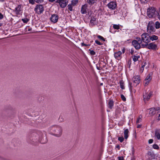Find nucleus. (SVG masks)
I'll list each match as a JSON object with an SVG mask.
<instances>
[{
    "label": "nucleus",
    "instance_id": "nucleus-1",
    "mask_svg": "<svg viewBox=\"0 0 160 160\" xmlns=\"http://www.w3.org/2000/svg\"><path fill=\"white\" fill-rule=\"evenodd\" d=\"M30 139L33 140V141L38 140L42 143H45L47 141L46 133L44 131H39L33 133L31 135Z\"/></svg>",
    "mask_w": 160,
    "mask_h": 160
},
{
    "label": "nucleus",
    "instance_id": "nucleus-2",
    "mask_svg": "<svg viewBox=\"0 0 160 160\" xmlns=\"http://www.w3.org/2000/svg\"><path fill=\"white\" fill-rule=\"evenodd\" d=\"M48 131L51 134L57 137H60L62 133V128L58 125H53L48 129Z\"/></svg>",
    "mask_w": 160,
    "mask_h": 160
},
{
    "label": "nucleus",
    "instance_id": "nucleus-3",
    "mask_svg": "<svg viewBox=\"0 0 160 160\" xmlns=\"http://www.w3.org/2000/svg\"><path fill=\"white\" fill-rule=\"evenodd\" d=\"M158 10L153 7H150L148 8L147 11V15L148 17L151 18H155Z\"/></svg>",
    "mask_w": 160,
    "mask_h": 160
},
{
    "label": "nucleus",
    "instance_id": "nucleus-4",
    "mask_svg": "<svg viewBox=\"0 0 160 160\" xmlns=\"http://www.w3.org/2000/svg\"><path fill=\"white\" fill-rule=\"evenodd\" d=\"M142 42L141 38L139 37H137L135 40L132 41V44L136 49H138L141 48V46H142Z\"/></svg>",
    "mask_w": 160,
    "mask_h": 160
},
{
    "label": "nucleus",
    "instance_id": "nucleus-5",
    "mask_svg": "<svg viewBox=\"0 0 160 160\" xmlns=\"http://www.w3.org/2000/svg\"><path fill=\"white\" fill-rule=\"evenodd\" d=\"M154 27V23L152 21L149 22L147 26L148 32L149 33L153 34L155 31Z\"/></svg>",
    "mask_w": 160,
    "mask_h": 160
},
{
    "label": "nucleus",
    "instance_id": "nucleus-6",
    "mask_svg": "<svg viewBox=\"0 0 160 160\" xmlns=\"http://www.w3.org/2000/svg\"><path fill=\"white\" fill-rule=\"evenodd\" d=\"M141 39L143 42L146 44L150 42V36L147 32H144L141 35Z\"/></svg>",
    "mask_w": 160,
    "mask_h": 160
},
{
    "label": "nucleus",
    "instance_id": "nucleus-7",
    "mask_svg": "<svg viewBox=\"0 0 160 160\" xmlns=\"http://www.w3.org/2000/svg\"><path fill=\"white\" fill-rule=\"evenodd\" d=\"M44 10V7L43 5L37 4L34 10L38 14H40L43 12Z\"/></svg>",
    "mask_w": 160,
    "mask_h": 160
},
{
    "label": "nucleus",
    "instance_id": "nucleus-8",
    "mask_svg": "<svg viewBox=\"0 0 160 160\" xmlns=\"http://www.w3.org/2000/svg\"><path fill=\"white\" fill-rule=\"evenodd\" d=\"M142 46L143 48H146L148 49L153 50H156L157 47V45L153 42L150 43L149 44L148 43L146 44H142Z\"/></svg>",
    "mask_w": 160,
    "mask_h": 160
},
{
    "label": "nucleus",
    "instance_id": "nucleus-9",
    "mask_svg": "<svg viewBox=\"0 0 160 160\" xmlns=\"http://www.w3.org/2000/svg\"><path fill=\"white\" fill-rule=\"evenodd\" d=\"M133 80V86L134 87L137 86L140 82V78L139 76H136L133 77L132 78Z\"/></svg>",
    "mask_w": 160,
    "mask_h": 160
},
{
    "label": "nucleus",
    "instance_id": "nucleus-10",
    "mask_svg": "<svg viewBox=\"0 0 160 160\" xmlns=\"http://www.w3.org/2000/svg\"><path fill=\"white\" fill-rule=\"evenodd\" d=\"M56 2L58 3L62 8L65 7L68 4L66 0H57Z\"/></svg>",
    "mask_w": 160,
    "mask_h": 160
},
{
    "label": "nucleus",
    "instance_id": "nucleus-11",
    "mask_svg": "<svg viewBox=\"0 0 160 160\" xmlns=\"http://www.w3.org/2000/svg\"><path fill=\"white\" fill-rule=\"evenodd\" d=\"M58 19V16L56 14H53L52 15L50 18V20L51 22L53 23L57 22Z\"/></svg>",
    "mask_w": 160,
    "mask_h": 160
},
{
    "label": "nucleus",
    "instance_id": "nucleus-12",
    "mask_svg": "<svg viewBox=\"0 0 160 160\" xmlns=\"http://www.w3.org/2000/svg\"><path fill=\"white\" fill-rule=\"evenodd\" d=\"M116 3L114 2H111L108 4V8L112 10L115 9L116 7Z\"/></svg>",
    "mask_w": 160,
    "mask_h": 160
},
{
    "label": "nucleus",
    "instance_id": "nucleus-13",
    "mask_svg": "<svg viewBox=\"0 0 160 160\" xmlns=\"http://www.w3.org/2000/svg\"><path fill=\"white\" fill-rule=\"evenodd\" d=\"M87 7L88 5L87 4H85L82 6L81 12L82 14H84L87 12V11L88 10Z\"/></svg>",
    "mask_w": 160,
    "mask_h": 160
},
{
    "label": "nucleus",
    "instance_id": "nucleus-14",
    "mask_svg": "<svg viewBox=\"0 0 160 160\" xmlns=\"http://www.w3.org/2000/svg\"><path fill=\"white\" fill-rule=\"evenodd\" d=\"M151 79V77L150 74H148L147 76L144 81V85L147 86L150 82Z\"/></svg>",
    "mask_w": 160,
    "mask_h": 160
},
{
    "label": "nucleus",
    "instance_id": "nucleus-15",
    "mask_svg": "<svg viewBox=\"0 0 160 160\" xmlns=\"http://www.w3.org/2000/svg\"><path fill=\"white\" fill-rule=\"evenodd\" d=\"M15 12L17 15L20 14L22 13V9L21 6L20 5H18L15 9Z\"/></svg>",
    "mask_w": 160,
    "mask_h": 160
},
{
    "label": "nucleus",
    "instance_id": "nucleus-16",
    "mask_svg": "<svg viewBox=\"0 0 160 160\" xmlns=\"http://www.w3.org/2000/svg\"><path fill=\"white\" fill-rule=\"evenodd\" d=\"M152 96V93L150 92L148 95L146 93H145L143 95V100L144 102L148 101Z\"/></svg>",
    "mask_w": 160,
    "mask_h": 160
},
{
    "label": "nucleus",
    "instance_id": "nucleus-17",
    "mask_svg": "<svg viewBox=\"0 0 160 160\" xmlns=\"http://www.w3.org/2000/svg\"><path fill=\"white\" fill-rule=\"evenodd\" d=\"M122 54V52L120 51L115 52L114 55L115 58L118 60H120L121 58V55Z\"/></svg>",
    "mask_w": 160,
    "mask_h": 160
},
{
    "label": "nucleus",
    "instance_id": "nucleus-18",
    "mask_svg": "<svg viewBox=\"0 0 160 160\" xmlns=\"http://www.w3.org/2000/svg\"><path fill=\"white\" fill-rule=\"evenodd\" d=\"M155 137L158 140L160 139V130L157 131L155 132Z\"/></svg>",
    "mask_w": 160,
    "mask_h": 160
},
{
    "label": "nucleus",
    "instance_id": "nucleus-19",
    "mask_svg": "<svg viewBox=\"0 0 160 160\" xmlns=\"http://www.w3.org/2000/svg\"><path fill=\"white\" fill-rule=\"evenodd\" d=\"M133 60L134 62H136L138 60V59L140 58V56L139 55H134L132 57Z\"/></svg>",
    "mask_w": 160,
    "mask_h": 160
},
{
    "label": "nucleus",
    "instance_id": "nucleus-20",
    "mask_svg": "<svg viewBox=\"0 0 160 160\" xmlns=\"http://www.w3.org/2000/svg\"><path fill=\"white\" fill-rule=\"evenodd\" d=\"M158 37L155 35H152L151 36H150V41L151 40L153 41L154 40H158Z\"/></svg>",
    "mask_w": 160,
    "mask_h": 160
},
{
    "label": "nucleus",
    "instance_id": "nucleus-21",
    "mask_svg": "<svg viewBox=\"0 0 160 160\" xmlns=\"http://www.w3.org/2000/svg\"><path fill=\"white\" fill-rule=\"evenodd\" d=\"M129 132V131L128 129H126L124 132V137L126 139H127L128 138V133Z\"/></svg>",
    "mask_w": 160,
    "mask_h": 160
},
{
    "label": "nucleus",
    "instance_id": "nucleus-22",
    "mask_svg": "<svg viewBox=\"0 0 160 160\" xmlns=\"http://www.w3.org/2000/svg\"><path fill=\"white\" fill-rule=\"evenodd\" d=\"M98 0H88V3L89 4L92 5L97 2Z\"/></svg>",
    "mask_w": 160,
    "mask_h": 160
},
{
    "label": "nucleus",
    "instance_id": "nucleus-23",
    "mask_svg": "<svg viewBox=\"0 0 160 160\" xmlns=\"http://www.w3.org/2000/svg\"><path fill=\"white\" fill-rule=\"evenodd\" d=\"M120 88L122 89H124L125 88H124V82L122 80H121L120 82Z\"/></svg>",
    "mask_w": 160,
    "mask_h": 160
},
{
    "label": "nucleus",
    "instance_id": "nucleus-24",
    "mask_svg": "<svg viewBox=\"0 0 160 160\" xmlns=\"http://www.w3.org/2000/svg\"><path fill=\"white\" fill-rule=\"evenodd\" d=\"M113 105V102L112 101L110 100L108 102V107L110 108H112Z\"/></svg>",
    "mask_w": 160,
    "mask_h": 160
},
{
    "label": "nucleus",
    "instance_id": "nucleus-25",
    "mask_svg": "<svg viewBox=\"0 0 160 160\" xmlns=\"http://www.w3.org/2000/svg\"><path fill=\"white\" fill-rule=\"evenodd\" d=\"M149 114L151 115H152L154 114L155 109L153 108H151L150 109Z\"/></svg>",
    "mask_w": 160,
    "mask_h": 160
},
{
    "label": "nucleus",
    "instance_id": "nucleus-26",
    "mask_svg": "<svg viewBox=\"0 0 160 160\" xmlns=\"http://www.w3.org/2000/svg\"><path fill=\"white\" fill-rule=\"evenodd\" d=\"M156 18L160 20V8L157 11Z\"/></svg>",
    "mask_w": 160,
    "mask_h": 160
},
{
    "label": "nucleus",
    "instance_id": "nucleus-27",
    "mask_svg": "<svg viewBox=\"0 0 160 160\" xmlns=\"http://www.w3.org/2000/svg\"><path fill=\"white\" fill-rule=\"evenodd\" d=\"M155 27L157 29H158L160 28V23L158 21L156 22L155 23Z\"/></svg>",
    "mask_w": 160,
    "mask_h": 160
},
{
    "label": "nucleus",
    "instance_id": "nucleus-28",
    "mask_svg": "<svg viewBox=\"0 0 160 160\" xmlns=\"http://www.w3.org/2000/svg\"><path fill=\"white\" fill-rule=\"evenodd\" d=\"M113 28L115 29L118 30L120 29V26L119 25L114 24Z\"/></svg>",
    "mask_w": 160,
    "mask_h": 160
},
{
    "label": "nucleus",
    "instance_id": "nucleus-29",
    "mask_svg": "<svg viewBox=\"0 0 160 160\" xmlns=\"http://www.w3.org/2000/svg\"><path fill=\"white\" fill-rule=\"evenodd\" d=\"M78 2V0H73L72 1L71 4L72 5V6H75Z\"/></svg>",
    "mask_w": 160,
    "mask_h": 160
},
{
    "label": "nucleus",
    "instance_id": "nucleus-30",
    "mask_svg": "<svg viewBox=\"0 0 160 160\" xmlns=\"http://www.w3.org/2000/svg\"><path fill=\"white\" fill-rule=\"evenodd\" d=\"M73 6L71 4H68V9L70 11H72V8Z\"/></svg>",
    "mask_w": 160,
    "mask_h": 160
},
{
    "label": "nucleus",
    "instance_id": "nucleus-31",
    "mask_svg": "<svg viewBox=\"0 0 160 160\" xmlns=\"http://www.w3.org/2000/svg\"><path fill=\"white\" fill-rule=\"evenodd\" d=\"M22 20L23 21L24 23H27L29 21V20L27 18H22Z\"/></svg>",
    "mask_w": 160,
    "mask_h": 160
},
{
    "label": "nucleus",
    "instance_id": "nucleus-32",
    "mask_svg": "<svg viewBox=\"0 0 160 160\" xmlns=\"http://www.w3.org/2000/svg\"><path fill=\"white\" fill-rule=\"evenodd\" d=\"M97 37L100 40H102L103 41H105V39L103 38V37H102L101 36L99 35H98L97 36Z\"/></svg>",
    "mask_w": 160,
    "mask_h": 160
},
{
    "label": "nucleus",
    "instance_id": "nucleus-33",
    "mask_svg": "<svg viewBox=\"0 0 160 160\" xmlns=\"http://www.w3.org/2000/svg\"><path fill=\"white\" fill-rule=\"evenodd\" d=\"M129 89H130V91L132 92L133 91V90H132L133 86H132V84L130 82H129Z\"/></svg>",
    "mask_w": 160,
    "mask_h": 160
},
{
    "label": "nucleus",
    "instance_id": "nucleus-34",
    "mask_svg": "<svg viewBox=\"0 0 160 160\" xmlns=\"http://www.w3.org/2000/svg\"><path fill=\"white\" fill-rule=\"evenodd\" d=\"M152 147L153 148L157 149H159L158 146L156 144H154L153 145Z\"/></svg>",
    "mask_w": 160,
    "mask_h": 160
},
{
    "label": "nucleus",
    "instance_id": "nucleus-35",
    "mask_svg": "<svg viewBox=\"0 0 160 160\" xmlns=\"http://www.w3.org/2000/svg\"><path fill=\"white\" fill-rule=\"evenodd\" d=\"M118 140L120 141V142H122L124 140V138L122 137H119L118 138Z\"/></svg>",
    "mask_w": 160,
    "mask_h": 160
},
{
    "label": "nucleus",
    "instance_id": "nucleus-36",
    "mask_svg": "<svg viewBox=\"0 0 160 160\" xmlns=\"http://www.w3.org/2000/svg\"><path fill=\"white\" fill-rule=\"evenodd\" d=\"M29 3L32 5L34 4H35V0H28Z\"/></svg>",
    "mask_w": 160,
    "mask_h": 160
},
{
    "label": "nucleus",
    "instance_id": "nucleus-37",
    "mask_svg": "<svg viewBox=\"0 0 160 160\" xmlns=\"http://www.w3.org/2000/svg\"><path fill=\"white\" fill-rule=\"evenodd\" d=\"M35 1L37 3H41L43 2L44 0H35Z\"/></svg>",
    "mask_w": 160,
    "mask_h": 160
},
{
    "label": "nucleus",
    "instance_id": "nucleus-38",
    "mask_svg": "<svg viewBox=\"0 0 160 160\" xmlns=\"http://www.w3.org/2000/svg\"><path fill=\"white\" fill-rule=\"evenodd\" d=\"M95 43L99 45H102V43L98 40H96L95 41Z\"/></svg>",
    "mask_w": 160,
    "mask_h": 160
},
{
    "label": "nucleus",
    "instance_id": "nucleus-39",
    "mask_svg": "<svg viewBox=\"0 0 160 160\" xmlns=\"http://www.w3.org/2000/svg\"><path fill=\"white\" fill-rule=\"evenodd\" d=\"M121 98L122 100L123 101H125L126 100V98L124 97V96L123 94H121Z\"/></svg>",
    "mask_w": 160,
    "mask_h": 160
},
{
    "label": "nucleus",
    "instance_id": "nucleus-40",
    "mask_svg": "<svg viewBox=\"0 0 160 160\" xmlns=\"http://www.w3.org/2000/svg\"><path fill=\"white\" fill-rule=\"evenodd\" d=\"M95 20L96 18H95L94 17L92 18L91 20V23H94V22L95 21Z\"/></svg>",
    "mask_w": 160,
    "mask_h": 160
},
{
    "label": "nucleus",
    "instance_id": "nucleus-41",
    "mask_svg": "<svg viewBox=\"0 0 160 160\" xmlns=\"http://www.w3.org/2000/svg\"><path fill=\"white\" fill-rule=\"evenodd\" d=\"M141 119L139 118H138L137 119V120L136 121V123H139L140 122H141Z\"/></svg>",
    "mask_w": 160,
    "mask_h": 160
},
{
    "label": "nucleus",
    "instance_id": "nucleus-42",
    "mask_svg": "<svg viewBox=\"0 0 160 160\" xmlns=\"http://www.w3.org/2000/svg\"><path fill=\"white\" fill-rule=\"evenodd\" d=\"M90 53L92 55H94L95 54V52L93 50H91L90 51Z\"/></svg>",
    "mask_w": 160,
    "mask_h": 160
},
{
    "label": "nucleus",
    "instance_id": "nucleus-43",
    "mask_svg": "<svg viewBox=\"0 0 160 160\" xmlns=\"http://www.w3.org/2000/svg\"><path fill=\"white\" fill-rule=\"evenodd\" d=\"M153 140L152 139H150L148 141V143L150 144L152 143L153 142Z\"/></svg>",
    "mask_w": 160,
    "mask_h": 160
},
{
    "label": "nucleus",
    "instance_id": "nucleus-44",
    "mask_svg": "<svg viewBox=\"0 0 160 160\" xmlns=\"http://www.w3.org/2000/svg\"><path fill=\"white\" fill-rule=\"evenodd\" d=\"M118 160H123L124 159L122 157H118Z\"/></svg>",
    "mask_w": 160,
    "mask_h": 160
},
{
    "label": "nucleus",
    "instance_id": "nucleus-45",
    "mask_svg": "<svg viewBox=\"0 0 160 160\" xmlns=\"http://www.w3.org/2000/svg\"><path fill=\"white\" fill-rule=\"evenodd\" d=\"M3 18V15L1 13H0V19H2Z\"/></svg>",
    "mask_w": 160,
    "mask_h": 160
},
{
    "label": "nucleus",
    "instance_id": "nucleus-46",
    "mask_svg": "<svg viewBox=\"0 0 160 160\" xmlns=\"http://www.w3.org/2000/svg\"><path fill=\"white\" fill-rule=\"evenodd\" d=\"M132 154L133 155L134 154V148L133 147H132Z\"/></svg>",
    "mask_w": 160,
    "mask_h": 160
},
{
    "label": "nucleus",
    "instance_id": "nucleus-47",
    "mask_svg": "<svg viewBox=\"0 0 160 160\" xmlns=\"http://www.w3.org/2000/svg\"><path fill=\"white\" fill-rule=\"evenodd\" d=\"M142 3H145L147 2V0H140Z\"/></svg>",
    "mask_w": 160,
    "mask_h": 160
},
{
    "label": "nucleus",
    "instance_id": "nucleus-48",
    "mask_svg": "<svg viewBox=\"0 0 160 160\" xmlns=\"http://www.w3.org/2000/svg\"><path fill=\"white\" fill-rule=\"evenodd\" d=\"M141 125L140 124H138L137 125V128H140L141 127Z\"/></svg>",
    "mask_w": 160,
    "mask_h": 160
},
{
    "label": "nucleus",
    "instance_id": "nucleus-49",
    "mask_svg": "<svg viewBox=\"0 0 160 160\" xmlns=\"http://www.w3.org/2000/svg\"><path fill=\"white\" fill-rule=\"evenodd\" d=\"M82 46H88L87 45L85 44H84V43H82Z\"/></svg>",
    "mask_w": 160,
    "mask_h": 160
},
{
    "label": "nucleus",
    "instance_id": "nucleus-50",
    "mask_svg": "<svg viewBox=\"0 0 160 160\" xmlns=\"http://www.w3.org/2000/svg\"><path fill=\"white\" fill-rule=\"evenodd\" d=\"M116 148H118V149H120V146L119 145H118L116 147Z\"/></svg>",
    "mask_w": 160,
    "mask_h": 160
},
{
    "label": "nucleus",
    "instance_id": "nucleus-51",
    "mask_svg": "<svg viewBox=\"0 0 160 160\" xmlns=\"http://www.w3.org/2000/svg\"><path fill=\"white\" fill-rule=\"evenodd\" d=\"M144 66H143L142 67V68H141V70L142 71V72H143V70H144V68H143V67Z\"/></svg>",
    "mask_w": 160,
    "mask_h": 160
},
{
    "label": "nucleus",
    "instance_id": "nucleus-52",
    "mask_svg": "<svg viewBox=\"0 0 160 160\" xmlns=\"http://www.w3.org/2000/svg\"><path fill=\"white\" fill-rule=\"evenodd\" d=\"M49 1L51 2H53L55 1V0H48Z\"/></svg>",
    "mask_w": 160,
    "mask_h": 160
},
{
    "label": "nucleus",
    "instance_id": "nucleus-53",
    "mask_svg": "<svg viewBox=\"0 0 160 160\" xmlns=\"http://www.w3.org/2000/svg\"><path fill=\"white\" fill-rule=\"evenodd\" d=\"M160 113L159 114V116H158V119L159 120H160Z\"/></svg>",
    "mask_w": 160,
    "mask_h": 160
},
{
    "label": "nucleus",
    "instance_id": "nucleus-54",
    "mask_svg": "<svg viewBox=\"0 0 160 160\" xmlns=\"http://www.w3.org/2000/svg\"><path fill=\"white\" fill-rule=\"evenodd\" d=\"M31 28L28 29V31H30L31 30Z\"/></svg>",
    "mask_w": 160,
    "mask_h": 160
},
{
    "label": "nucleus",
    "instance_id": "nucleus-55",
    "mask_svg": "<svg viewBox=\"0 0 160 160\" xmlns=\"http://www.w3.org/2000/svg\"><path fill=\"white\" fill-rule=\"evenodd\" d=\"M4 0H0V2H3Z\"/></svg>",
    "mask_w": 160,
    "mask_h": 160
},
{
    "label": "nucleus",
    "instance_id": "nucleus-56",
    "mask_svg": "<svg viewBox=\"0 0 160 160\" xmlns=\"http://www.w3.org/2000/svg\"><path fill=\"white\" fill-rule=\"evenodd\" d=\"M124 51H125V50H124V49H123L122 50V52H123V53H124Z\"/></svg>",
    "mask_w": 160,
    "mask_h": 160
},
{
    "label": "nucleus",
    "instance_id": "nucleus-57",
    "mask_svg": "<svg viewBox=\"0 0 160 160\" xmlns=\"http://www.w3.org/2000/svg\"><path fill=\"white\" fill-rule=\"evenodd\" d=\"M133 91H134V92H136V91L135 90H133Z\"/></svg>",
    "mask_w": 160,
    "mask_h": 160
},
{
    "label": "nucleus",
    "instance_id": "nucleus-58",
    "mask_svg": "<svg viewBox=\"0 0 160 160\" xmlns=\"http://www.w3.org/2000/svg\"><path fill=\"white\" fill-rule=\"evenodd\" d=\"M101 85H102V83L101 84Z\"/></svg>",
    "mask_w": 160,
    "mask_h": 160
}]
</instances>
